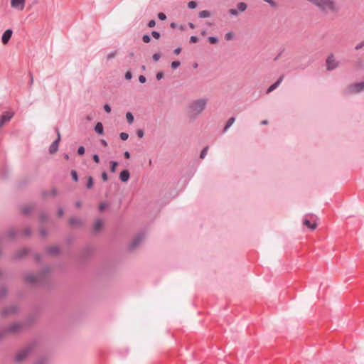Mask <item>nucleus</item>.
I'll return each mask as SVG.
<instances>
[{
  "instance_id": "nucleus-1",
  "label": "nucleus",
  "mask_w": 364,
  "mask_h": 364,
  "mask_svg": "<svg viewBox=\"0 0 364 364\" xmlns=\"http://www.w3.org/2000/svg\"><path fill=\"white\" fill-rule=\"evenodd\" d=\"M50 272L48 266L44 267L36 274H28L26 275L25 280L30 284H45L47 282L48 276Z\"/></svg>"
},
{
  "instance_id": "nucleus-2",
  "label": "nucleus",
  "mask_w": 364,
  "mask_h": 364,
  "mask_svg": "<svg viewBox=\"0 0 364 364\" xmlns=\"http://www.w3.org/2000/svg\"><path fill=\"white\" fill-rule=\"evenodd\" d=\"M207 99L205 97L199 98L189 105V109L194 114V117L199 115L205 108Z\"/></svg>"
},
{
  "instance_id": "nucleus-3",
  "label": "nucleus",
  "mask_w": 364,
  "mask_h": 364,
  "mask_svg": "<svg viewBox=\"0 0 364 364\" xmlns=\"http://www.w3.org/2000/svg\"><path fill=\"white\" fill-rule=\"evenodd\" d=\"M314 4L319 10L323 13H336L338 11V8L335 5V1H311Z\"/></svg>"
},
{
  "instance_id": "nucleus-4",
  "label": "nucleus",
  "mask_w": 364,
  "mask_h": 364,
  "mask_svg": "<svg viewBox=\"0 0 364 364\" xmlns=\"http://www.w3.org/2000/svg\"><path fill=\"white\" fill-rule=\"evenodd\" d=\"M144 238L145 233L144 231L137 233L133 240L129 244L128 250L129 251H133L135 250L143 242Z\"/></svg>"
},
{
  "instance_id": "nucleus-5",
  "label": "nucleus",
  "mask_w": 364,
  "mask_h": 364,
  "mask_svg": "<svg viewBox=\"0 0 364 364\" xmlns=\"http://www.w3.org/2000/svg\"><path fill=\"white\" fill-rule=\"evenodd\" d=\"M364 90V81L350 85L346 90V93L358 94Z\"/></svg>"
},
{
  "instance_id": "nucleus-6",
  "label": "nucleus",
  "mask_w": 364,
  "mask_h": 364,
  "mask_svg": "<svg viewBox=\"0 0 364 364\" xmlns=\"http://www.w3.org/2000/svg\"><path fill=\"white\" fill-rule=\"evenodd\" d=\"M31 350L32 348L29 346L19 350L15 356V361L17 363L23 361L30 354Z\"/></svg>"
},
{
  "instance_id": "nucleus-7",
  "label": "nucleus",
  "mask_w": 364,
  "mask_h": 364,
  "mask_svg": "<svg viewBox=\"0 0 364 364\" xmlns=\"http://www.w3.org/2000/svg\"><path fill=\"white\" fill-rule=\"evenodd\" d=\"M19 311V306L17 304H11L4 309H1V317L12 315L18 313Z\"/></svg>"
},
{
  "instance_id": "nucleus-8",
  "label": "nucleus",
  "mask_w": 364,
  "mask_h": 364,
  "mask_svg": "<svg viewBox=\"0 0 364 364\" xmlns=\"http://www.w3.org/2000/svg\"><path fill=\"white\" fill-rule=\"evenodd\" d=\"M326 70L331 71L338 67V62H336L333 53L330 54L326 60Z\"/></svg>"
},
{
  "instance_id": "nucleus-9",
  "label": "nucleus",
  "mask_w": 364,
  "mask_h": 364,
  "mask_svg": "<svg viewBox=\"0 0 364 364\" xmlns=\"http://www.w3.org/2000/svg\"><path fill=\"white\" fill-rule=\"evenodd\" d=\"M55 132L57 133V138L52 142V144L49 146V153L55 154L58 149L59 146V142L60 141V134L58 128L55 129Z\"/></svg>"
},
{
  "instance_id": "nucleus-10",
  "label": "nucleus",
  "mask_w": 364,
  "mask_h": 364,
  "mask_svg": "<svg viewBox=\"0 0 364 364\" xmlns=\"http://www.w3.org/2000/svg\"><path fill=\"white\" fill-rule=\"evenodd\" d=\"M21 329V324L19 323H14L12 324H10L8 327L5 328H1V336L4 333H14V332H18Z\"/></svg>"
},
{
  "instance_id": "nucleus-11",
  "label": "nucleus",
  "mask_w": 364,
  "mask_h": 364,
  "mask_svg": "<svg viewBox=\"0 0 364 364\" xmlns=\"http://www.w3.org/2000/svg\"><path fill=\"white\" fill-rule=\"evenodd\" d=\"M247 8V4L244 1H240L237 4V9H230L229 10V14L232 16H237L238 14V11H245Z\"/></svg>"
},
{
  "instance_id": "nucleus-12",
  "label": "nucleus",
  "mask_w": 364,
  "mask_h": 364,
  "mask_svg": "<svg viewBox=\"0 0 364 364\" xmlns=\"http://www.w3.org/2000/svg\"><path fill=\"white\" fill-rule=\"evenodd\" d=\"M21 232L19 231L16 230L14 228H10L7 232L2 234L1 233V241L8 237L9 239L14 240L17 235H18Z\"/></svg>"
},
{
  "instance_id": "nucleus-13",
  "label": "nucleus",
  "mask_w": 364,
  "mask_h": 364,
  "mask_svg": "<svg viewBox=\"0 0 364 364\" xmlns=\"http://www.w3.org/2000/svg\"><path fill=\"white\" fill-rule=\"evenodd\" d=\"M14 115V112L12 110L5 111L1 113V127L9 121H10Z\"/></svg>"
},
{
  "instance_id": "nucleus-14",
  "label": "nucleus",
  "mask_w": 364,
  "mask_h": 364,
  "mask_svg": "<svg viewBox=\"0 0 364 364\" xmlns=\"http://www.w3.org/2000/svg\"><path fill=\"white\" fill-rule=\"evenodd\" d=\"M13 34V30L11 28L6 29L1 35V43L7 44L10 41Z\"/></svg>"
},
{
  "instance_id": "nucleus-15",
  "label": "nucleus",
  "mask_w": 364,
  "mask_h": 364,
  "mask_svg": "<svg viewBox=\"0 0 364 364\" xmlns=\"http://www.w3.org/2000/svg\"><path fill=\"white\" fill-rule=\"evenodd\" d=\"M284 75H281L276 82L271 85L267 90V93L269 94L277 89L284 80Z\"/></svg>"
},
{
  "instance_id": "nucleus-16",
  "label": "nucleus",
  "mask_w": 364,
  "mask_h": 364,
  "mask_svg": "<svg viewBox=\"0 0 364 364\" xmlns=\"http://www.w3.org/2000/svg\"><path fill=\"white\" fill-rule=\"evenodd\" d=\"M130 178V173L129 170L124 169L119 173V179L123 183H127Z\"/></svg>"
},
{
  "instance_id": "nucleus-17",
  "label": "nucleus",
  "mask_w": 364,
  "mask_h": 364,
  "mask_svg": "<svg viewBox=\"0 0 364 364\" xmlns=\"http://www.w3.org/2000/svg\"><path fill=\"white\" fill-rule=\"evenodd\" d=\"M26 1H11V6L13 9L21 11L25 7Z\"/></svg>"
},
{
  "instance_id": "nucleus-18",
  "label": "nucleus",
  "mask_w": 364,
  "mask_h": 364,
  "mask_svg": "<svg viewBox=\"0 0 364 364\" xmlns=\"http://www.w3.org/2000/svg\"><path fill=\"white\" fill-rule=\"evenodd\" d=\"M28 253V250L27 248H23L21 250L18 251L14 255V258L16 259H21Z\"/></svg>"
},
{
  "instance_id": "nucleus-19",
  "label": "nucleus",
  "mask_w": 364,
  "mask_h": 364,
  "mask_svg": "<svg viewBox=\"0 0 364 364\" xmlns=\"http://www.w3.org/2000/svg\"><path fill=\"white\" fill-rule=\"evenodd\" d=\"M34 208H35L34 206L26 205H22L21 207L20 210H21V213L23 215H28L34 210Z\"/></svg>"
},
{
  "instance_id": "nucleus-20",
  "label": "nucleus",
  "mask_w": 364,
  "mask_h": 364,
  "mask_svg": "<svg viewBox=\"0 0 364 364\" xmlns=\"http://www.w3.org/2000/svg\"><path fill=\"white\" fill-rule=\"evenodd\" d=\"M303 225L308 228H309L311 230H314L316 228V223H311L310 220H309L307 218H304L303 219Z\"/></svg>"
},
{
  "instance_id": "nucleus-21",
  "label": "nucleus",
  "mask_w": 364,
  "mask_h": 364,
  "mask_svg": "<svg viewBox=\"0 0 364 364\" xmlns=\"http://www.w3.org/2000/svg\"><path fill=\"white\" fill-rule=\"evenodd\" d=\"M95 132L99 134L102 135L104 133V127L102 122H97L94 127Z\"/></svg>"
},
{
  "instance_id": "nucleus-22",
  "label": "nucleus",
  "mask_w": 364,
  "mask_h": 364,
  "mask_svg": "<svg viewBox=\"0 0 364 364\" xmlns=\"http://www.w3.org/2000/svg\"><path fill=\"white\" fill-rule=\"evenodd\" d=\"M103 226V223H102V220L101 219H97L94 225V232L95 233H97L99 232L102 228Z\"/></svg>"
},
{
  "instance_id": "nucleus-23",
  "label": "nucleus",
  "mask_w": 364,
  "mask_h": 364,
  "mask_svg": "<svg viewBox=\"0 0 364 364\" xmlns=\"http://www.w3.org/2000/svg\"><path fill=\"white\" fill-rule=\"evenodd\" d=\"M235 121V117H231L230 118H229L228 122H226L225 126L224 127V128L223 129V133H225L227 132V130L233 124Z\"/></svg>"
},
{
  "instance_id": "nucleus-24",
  "label": "nucleus",
  "mask_w": 364,
  "mask_h": 364,
  "mask_svg": "<svg viewBox=\"0 0 364 364\" xmlns=\"http://www.w3.org/2000/svg\"><path fill=\"white\" fill-rule=\"evenodd\" d=\"M46 251L50 255H57L60 252V248L58 246L49 247Z\"/></svg>"
},
{
  "instance_id": "nucleus-25",
  "label": "nucleus",
  "mask_w": 364,
  "mask_h": 364,
  "mask_svg": "<svg viewBox=\"0 0 364 364\" xmlns=\"http://www.w3.org/2000/svg\"><path fill=\"white\" fill-rule=\"evenodd\" d=\"M93 185H94V179L91 176H89L87 177V183H86V188L87 189H91L93 187Z\"/></svg>"
},
{
  "instance_id": "nucleus-26",
  "label": "nucleus",
  "mask_w": 364,
  "mask_h": 364,
  "mask_svg": "<svg viewBox=\"0 0 364 364\" xmlns=\"http://www.w3.org/2000/svg\"><path fill=\"white\" fill-rule=\"evenodd\" d=\"M69 223L72 225H80L82 224V222L81 220L78 219V218H74V217H72L70 218L69 220Z\"/></svg>"
},
{
  "instance_id": "nucleus-27",
  "label": "nucleus",
  "mask_w": 364,
  "mask_h": 364,
  "mask_svg": "<svg viewBox=\"0 0 364 364\" xmlns=\"http://www.w3.org/2000/svg\"><path fill=\"white\" fill-rule=\"evenodd\" d=\"M210 16V12L208 10H203L198 13V17L200 18H208Z\"/></svg>"
},
{
  "instance_id": "nucleus-28",
  "label": "nucleus",
  "mask_w": 364,
  "mask_h": 364,
  "mask_svg": "<svg viewBox=\"0 0 364 364\" xmlns=\"http://www.w3.org/2000/svg\"><path fill=\"white\" fill-rule=\"evenodd\" d=\"M126 119H127V123L129 124H132L134 122V117L132 112H127L126 113Z\"/></svg>"
},
{
  "instance_id": "nucleus-29",
  "label": "nucleus",
  "mask_w": 364,
  "mask_h": 364,
  "mask_svg": "<svg viewBox=\"0 0 364 364\" xmlns=\"http://www.w3.org/2000/svg\"><path fill=\"white\" fill-rule=\"evenodd\" d=\"M48 215L46 213L41 212L39 213V220L41 223H43L47 221Z\"/></svg>"
},
{
  "instance_id": "nucleus-30",
  "label": "nucleus",
  "mask_w": 364,
  "mask_h": 364,
  "mask_svg": "<svg viewBox=\"0 0 364 364\" xmlns=\"http://www.w3.org/2000/svg\"><path fill=\"white\" fill-rule=\"evenodd\" d=\"M109 164H110V171L112 173H114L117 170V167L119 165V163L117 161H111Z\"/></svg>"
},
{
  "instance_id": "nucleus-31",
  "label": "nucleus",
  "mask_w": 364,
  "mask_h": 364,
  "mask_svg": "<svg viewBox=\"0 0 364 364\" xmlns=\"http://www.w3.org/2000/svg\"><path fill=\"white\" fill-rule=\"evenodd\" d=\"M70 176L72 177V179L75 181V182H77L78 180H79V176H78V174H77V172L75 171V170H72L70 171Z\"/></svg>"
},
{
  "instance_id": "nucleus-32",
  "label": "nucleus",
  "mask_w": 364,
  "mask_h": 364,
  "mask_svg": "<svg viewBox=\"0 0 364 364\" xmlns=\"http://www.w3.org/2000/svg\"><path fill=\"white\" fill-rule=\"evenodd\" d=\"M208 39V42L210 44H215L218 42V38L217 36H209Z\"/></svg>"
},
{
  "instance_id": "nucleus-33",
  "label": "nucleus",
  "mask_w": 364,
  "mask_h": 364,
  "mask_svg": "<svg viewBox=\"0 0 364 364\" xmlns=\"http://www.w3.org/2000/svg\"><path fill=\"white\" fill-rule=\"evenodd\" d=\"M208 146H205L200 151V158L201 159H203L205 156L207 155V151H208Z\"/></svg>"
},
{
  "instance_id": "nucleus-34",
  "label": "nucleus",
  "mask_w": 364,
  "mask_h": 364,
  "mask_svg": "<svg viewBox=\"0 0 364 364\" xmlns=\"http://www.w3.org/2000/svg\"><path fill=\"white\" fill-rule=\"evenodd\" d=\"M143 42L146 43H149L151 42V36L149 34H144L141 38Z\"/></svg>"
},
{
  "instance_id": "nucleus-35",
  "label": "nucleus",
  "mask_w": 364,
  "mask_h": 364,
  "mask_svg": "<svg viewBox=\"0 0 364 364\" xmlns=\"http://www.w3.org/2000/svg\"><path fill=\"white\" fill-rule=\"evenodd\" d=\"M77 153L80 156L84 155L85 153V148L83 146H80L77 148Z\"/></svg>"
},
{
  "instance_id": "nucleus-36",
  "label": "nucleus",
  "mask_w": 364,
  "mask_h": 364,
  "mask_svg": "<svg viewBox=\"0 0 364 364\" xmlns=\"http://www.w3.org/2000/svg\"><path fill=\"white\" fill-rule=\"evenodd\" d=\"M198 1H188V7L190 9H194L198 6Z\"/></svg>"
},
{
  "instance_id": "nucleus-37",
  "label": "nucleus",
  "mask_w": 364,
  "mask_h": 364,
  "mask_svg": "<svg viewBox=\"0 0 364 364\" xmlns=\"http://www.w3.org/2000/svg\"><path fill=\"white\" fill-rule=\"evenodd\" d=\"M151 35L155 39H159L161 37V33L157 31H152Z\"/></svg>"
},
{
  "instance_id": "nucleus-38",
  "label": "nucleus",
  "mask_w": 364,
  "mask_h": 364,
  "mask_svg": "<svg viewBox=\"0 0 364 364\" xmlns=\"http://www.w3.org/2000/svg\"><path fill=\"white\" fill-rule=\"evenodd\" d=\"M181 65V62L178 60L173 61L171 64V67L172 69H176Z\"/></svg>"
},
{
  "instance_id": "nucleus-39",
  "label": "nucleus",
  "mask_w": 364,
  "mask_h": 364,
  "mask_svg": "<svg viewBox=\"0 0 364 364\" xmlns=\"http://www.w3.org/2000/svg\"><path fill=\"white\" fill-rule=\"evenodd\" d=\"M36 364H48V359L46 358H40L36 363Z\"/></svg>"
},
{
  "instance_id": "nucleus-40",
  "label": "nucleus",
  "mask_w": 364,
  "mask_h": 364,
  "mask_svg": "<svg viewBox=\"0 0 364 364\" xmlns=\"http://www.w3.org/2000/svg\"><path fill=\"white\" fill-rule=\"evenodd\" d=\"M117 53V51L114 50V51L111 52L109 54H107V60H110L112 58H114L116 56Z\"/></svg>"
},
{
  "instance_id": "nucleus-41",
  "label": "nucleus",
  "mask_w": 364,
  "mask_h": 364,
  "mask_svg": "<svg viewBox=\"0 0 364 364\" xmlns=\"http://www.w3.org/2000/svg\"><path fill=\"white\" fill-rule=\"evenodd\" d=\"M119 137H120L121 140L126 141L129 138V134L126 132H121L119 134Z\"/></svg>"
},
{
  "instance_id": "nucleus-42",
  "label": "nucleus",
  "mask_w": 364,
  "mask_h": 364,
  "mask_svg": "<svg viewBox=\"0 0 364 364\" xmlns=\"http://www.w3.org/2000/svg\"><path fill=\"white\" fill-rule=\"evenodd\" d=\"M233 37H234V34L232 31L228 32L225 36V38L227 41H230V40L232 39Z\"/></svg>"
},
{
  "instance_id": "nucleus-43",
  "label": "nucleus",
  "mask_w": 364,
  "mask_h": 364,
  "mask_svg": "<svg viewBox=\"0 0 364 364\" xmlns=\"http://www.w3.org/2000/svg\"><path fill=\"white\" fill-rule=\"evenodd\" d=\"M103 109H104V110H105L107 113H110V112H111V111H112V107H111V106H110L109 104H107V103H106V104H105V105H104V106H103Z\"/></svg>"
},
{
  "instance_id": "nucleus-44",
  "label": "nucleus",
  "mask_w": 364,
  "mask_h": 364,
  "mask_svg": "<svg viewBox=\"0 0 364 364\" xmlns=\"http://www.w3.org/2000/svg\"><path fill=\"white\" fill-rule=\"evenodd\" d=\"M158 18L160 21H165L166 19V15L163 12H159L158 14Z\"/></svg>"
},
{
  "instance_id": "nucleus-45",
  "label": "nucleus",
  "mask_w": 364,
  "mask_h": 364,
  "mask_svg": "<svg viewBox=\"0 0 364 364\" xmlns=\"http://www.w3.org/2000/svg\"><path fill=\"white\" fill-rule=\"evenodd\" d=\"M161 56V53H154V54L153 55L152 58H153V60H154L155 62H157V61H159V60H160Z\"/></svg>"
},
{
  "instance_id": "nucleus-46",
  "label": "nucleus",
  "mask_w": 364,
  "mask_h": 364,
  "mask_svg": "<svg viewBox=\"0 0 364 364\" xmlns=\"http://www.w3.org/2000/svg\"><path fill=\"white\" fill-rule=\"evenodd\" d=\"M124 77L126 80H131L132 78V73L130 70L127 71Z\"/></svg>"
},
{
  "instance_id": "nucleus-47",
  "label": "nucleus",
  "mask_w": 364,
  "mask_h": 364,
  "mask_svg": "<svg viewBox=\"0 0 364 364\" xmlns=\"http://www.w3.org/2000/svg\"><path fill=\"white\" fill-rule=\"evenodd\" d=\"M189 41L191 43H196L198 41V37L196 36H191Z\"/></svg>"
},
{
  "instance_id": "nucleus-48",
  "label": "nucleus",
  "mask_w": 364,
  "mask_h": 364,
  "mask_svg": "<svg viewBox=\"0 0 364 364\" xmlns=\"http://www.w3.org/2000/svg\"><path fill=\"white\" fill-rule=\"evenodd\" d=\"M164 76V74L163 72L160 71L158 72L156 75V78L157 80H161Z\"/></svg>"
},
{
  "instance_id": "nucleus-49",
  "label": "nucleus",
  "mask_w": 364,
  "mask_h": 364,
  "mask_svg": "<svg viewBox=\"0 0 364 364\" xmlns=\"http://www.w3.org/2000/svg\"><path fill=\"white\" fill-rule=\"evenodd\" d=\"M146 77L144 75H141L139 76V82L140 83L144 84L146 82Z\"/></svg>"
},
{
  "instance_id": "nucleus-50",
  "label": "nucleus",
  "mask_w": 364,
  "mask_h": 364,
  "mask_svg": "<svg viewBox=\"0 0 364 364\" xmlns=\"http://www.w3.org/2000/svg\"><path fill=\"white\" fill-rule=\"evenodd\" d=\"M92 159H93V161H94L96 164H99V163H100V156H99V155H98V154H93V155H92Z\"/></svg>"
},
{
  "instance_id": "nucleus-51",
  "label": "nucleus",
  "mask_w": 364,
  "mask_h": 364,
  "mask_svg": "<svg viewBox=\"0 0 364 364\" xmlns=\"http://www.w3.org/2000/svg\"><path fill=\"white\" fill-rule=\"evenodd\" d=\"M101 177H102V179L104 181H108V175H107V173L106 171H102V173L101 174Z\"/></svg>"
},
{
  "instance_id": "nucleus-52",
  "label": "nucleus",
  "mask_w": 364,
  "mask_h": 364,
  "mask_svg": "<svg viewBox=\"0 0 364 364\" xmlns=\"http://www.w3.org/2000/svg\"><path fill=\"white\" fill-rule=\"evenodd\" d=\"M7 294V289L6 287L1 285V298L5 296Z\"/></svg>"
},
{
  "instance_id": "nucleus-53",
  "label": "nucleus",
  "mask_w": 364,
  "mask_h": 364,
  "mask_svg": "<svg viewBox=\"0 0 364 364\" xmlns=\"http://www.w3.org/2000/svg\"><path fill=\"white\" fill-rule=\"evenodd\" d=\"M136 135L139 138H142L144 136V132L142 129H138L136 131Z\"/></svg>"
},
{
  "instance_id": "nucleus-54",
  "label": "nucleus",
  "mask_w": 364,
  "mask_h": 364,
  "mask_svg": "<svg viewBox=\"0 0 364 364\" xmlns=\"http://www.w3.org/2000/svg\"><path fill=\"white\" fill-rule=\"evenodd\" d=\"M23 234L24 235L27 236V237L31 236V228H26V229L23 231Z\"/></svg>"
},
{
  "instance_id": "nucleus-55",
  "label": "nucleus",
  "mask_w": 364,
  "mask_h": 364,
  "mask_svg": "<svg viewBox=\"0 0 364 364\" xmlns=\"http://www.w3.org/2000/svg\"><path fill=\"white\" fill-rule=\"evenodd\" d=\"M148 27L153 28L156 26V21L154 19H151L149 21L147 24Z\"/></svg>"
},
{
  "instance_id": "nucleus-56",
  "label": "nucleus",
  "mask_w": 364,
  "mask_h": 364,
  "mask_svg": "<svg viewBox=\"0 0 364 364\" xmlns=\"http://www.w3.org/2000/svg\"><path fill=\"white\" fill-rule=\"evenodd\" d=\"M106 208H107V203H102L99 205V210L100 211H103Z\"/></svg>"
},
{
  "instance_id": "nucleus-57",
  "label": "nucleus",
  "mask_w": 364,
  "mask_h": 364,
  "mask_svg": "<svg viewBox=\"0 0 364 364\" xmlns=\"http://www.w3.org/2000/svg\"><path fill=\"white\" fill-rule=\"evenodd\" d=\"M364 47V41L360 42V43L357 44L355 47V50L361 49Z\"/></svg>"
},
{
  "instance_id": "nucleus-58",
  "label": "nucleus",
  "mask_w": 364,
  "mask_h": 364,
  "mask_svg": "<svg viewBox=\"0 0 364 364\" xmlns=\"http://www.w3.org/2000/svg\"><path fill=\"white\" fill-rule=\"evenodd\" d=\"M63 213H64L63 208H61V207L58 208V215L59 217H62L63 215Z\"/></svg>"
},
{
  "instance_id": "nucleus-59",
  "label": "nucleus",
  "mask_w": 364,
  "mask_h": 364,
  "mask_svg": "<svg viewBox=\"0 0 364 364\" xmlns=\"http://www.w3.org/2000/svg\"><path fill=\"white\" fill-rule=\"evenodd\" d=\"M40 235L42 236V237H45L47 235V231L46 230L43 229V228H41L40 229Z\"/></svg>"
},
{
  "instance_id": "nucleus-60",
  "label": "nucleus",
  "mask_w": 364,
  "mask_h": 364,
  "mask_svg": "<svg viewBox=\"0 0 364 364\" xmlns=\"http://www.w3.org/2000/svg\"><path fill=\"white\" fill-rule=\"evenodd\" d=\"M124 158H125V159H130V157H131L130 152H129V151H125L124 152Z\"/></svg>"
},
{
  "instance_id": "nucleus-61",
  "label": "nucleus",
  "mask_w": 364,
  "mask_h": 364,
  "mask_svg": "<svg viewBox=\"0 0 364 364\" xmlns=\"http://www.w3.org/2000/svg\"><path fill=\"white\" fill-rule=\"evenodd\" d=\"M57 193H58L57 189L55 188H53L51 191H50V195L52 196H55L57 195Z\"/></svg>"
},
{
  "instance_id": "nucleus-62",
  "label": "nucleus",
  "mask_w": 364,
  "mask_h": 364,
  "mask_svg": "<svg viewBox=\"0 0 364 364\" xmlns=\"http://www.w3.org/2000/svg\"><path fill=\"white\" fill-rule=\"evenodd\" d=\"M181 52V47H178V48H175L174 50H173V53L175 55H178Z\"/></svg>"
},
{
  "instance_id": "nucleus-63",
  "label": "nucleus",
  "mask_w": 364,
  "mask_h": 364,
  "mask_svg": "<svg viewBox=\"0 0 364 364\" xmlns=\"http://www.w3.org/2000/svg\"><path fill=\"white\" fill-rule=\"evenodd\" d=\"M272 7H275L277 6V1H267Z\"/></svg>"
},
{
  "instance_id": "nucleus-64",
  "label": "nucleus",
  "mask_w": 364,
  "mask_h": 364,
  "mask_svg": "<svg viewBox=\"0 0 364 364\" xmlns=\"http://www.w3.org/2000/svg\"><path fill=\"white\" fill-rule=\"evenodd\" d=\"M81 206H82L81 201L77 200V201L75 202V207L76 208H81Z\"/></svg>"
}]
</instances>
